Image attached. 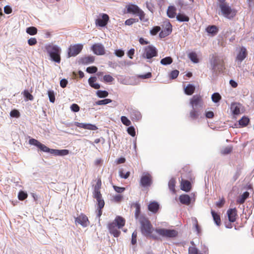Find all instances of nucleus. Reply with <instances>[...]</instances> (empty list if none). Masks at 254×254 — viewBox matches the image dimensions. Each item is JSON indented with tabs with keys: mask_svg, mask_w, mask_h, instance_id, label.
Returning <instances> with one entry per match:
<instances>
[{
	"mask_svg": "<svg viewBox=\"0 0 254 254\" xmlns=\"http://www.w3.org/2000/svg\"><path fill=\"white\" fill-rule=\"evenodd\" d=\"M109 17L107 14H103L101 18H98L96 20L95 23L100 27L105 26L109 21Z\"/></svg>",
	"mask_w": 254,
	"mask_h": 254,
	"instance_id": "17",
	"label": "nucleus"
},
{
	"mask_svg": "<svg viewBox=\"0 0 254 254\" xmlns=\"http://www.w3.org/2000/svg\"><path fill=\"white\" fill-rule=\"evenodd\" d=\"M249 121L250 120L248 118L243 117L241 119L239 120V122L240 126L242 127H245L248 124Z\"/></svg>",
	"mask_w": 254,
	"mask_h": 254,
	"instance_id": "38",
	"label": "nucleus"
},
{
	"mask_svg": "<svg viewBox=\"0 0 254 254\" xmlns=\"http://www.w3.org/2000/svg\"><path fill=\"white\" fill-rule=\"evenodd\" d=\"M126 224V220L120 216H117L115 220L108 224V228L110 233L115 237L120 235V229L122 228Z\"/></svg>",
	"mask_w": 254,
	"mask_h": 254,
	"instance_id": "3",
	"label": "nucleus"
},
{
	"mask_svg": "<svg viewBox=\"0 0 254 254\" xmlns=\"http://www.w3.org/2000/svg\"><path fill=\"white\" fill-rule=\"evenodd\" d=\"M210 69L213 74H217L224 68V61L222 56L212 54L210 57Z\"/></svg>",
	"mask_w": 254,
	"mask_h": 254,
	"instance_id": "4",
	"label": "nucleus"
},
{
	"mask_svg": "<svg viewBox=\"0 0 254 254\" xmlns=\"http://www.w3.org/2000/svg\"><path fill=\"white\" fill-rule=\"evenodd\" d=\"M96 95L99 98H105L108 96L109 93L107 91L105 90H98L96 92Z\"/></svg>",
	"mask_w": 254,
	"mask_h": 254,
	"instance_id": "40",
	"label": "nucleus"
},
{
	"mask_svg": "<svg viewBox=\"0 0 254 254\" xmlns=\"http://www.w3.org/2000/svg\"><path fill=\"white\" fill-rule=\"evenodd\" d=\"M123 198V196L121 194H117L113 197V199L115 202H119Z\"/></svg>",
	"mask_w": 254,
	"mask_h": 254,
	"instance_id": "58",
	"label": "nucleus"
},
{
	"mask_svg": "<svg viewBox=\"0 0 254 254\" xmlns=\"http://www.w3.org/2000/svg\"><path fill=\"white\" fill-rule=\"evenodd\" d=\"M82 49L83 45L81 44L70 45L68 48V57L76 56L81 51Z\"/></svg>",
	"mask_w": 254,
	"mask_h": 254,
	"instance_id": "10",
	"label": "nucleus"
},
{
	"mask_svg": "<svg viewBox=\"0 0 254 254\" xmlns=\"http://www.w3.org/2000/svg\"><path fill=\"white\" fill-rule=\"evenodd\" d=\"M102 182L100 178L97 179V182L94 186V191L93 192V196L96 199H102V194L100 192L101 188Z\"/></svg>",
	"mask_w": 254,
	"mask_h": 254,
	"instance_id": "12",
	"label": "nucleus"
},
{
	"mask_svg": "<svg viewBox=\"0 0 254 254\" xmlns=\"http://www.w3.org/2000/svg\"><path fill=\"white\" fill-rule=\"evenodd\" d=\"M194 90H195V87L193 85L189 84L185 88V92L186 94L190 95L193 93Z\"/></svg>",
	"mask_w": 254,
	"mask_h": 254,
	"instance_id": "32",
	"label": "nucleus"
},
{
	"mask_svg": "<svg viewBox=\"0 0 254 254\" xmlns=\"http://www.w3.org/2000/svg\"><path fill=\"white\" fill-rule=\"evenodd\" d=\"M128 134H130L132 136H134L135 135V130L133 127L130 126L128 127Z\"/></svg>",
	"mask_w": 254,
	"mask_h": 254,
	"instance_id": "50",
	"label": "nucleus"
},
{
	"mask_svg": "<svg viewBox=\"0 0 254 254\" xmlns=\"http://www.w3.org/2000/svg\"><path fill=\"white\" fill-rule=\"evenodd\" d=\"M189 254H197L198 250L195 247H190L189 249Z\"/></svg>",
	"mask_w": 254,
	"mask_h": 254,
	"instance_id": "53",
	"label": "nucleus"
},
{
	"mask_svg": "<svg viewBox=\"0 0 254 254\" xmlns=\"http://www.w3.org/2000/svg\"><path fill=\"white\" fill-rule=\"evenodd\" d=\"M52 151H53V154L56 156H64L68 154L69 153V150L67 149H53V150Z\"/></svg>",
	"mask_w": 254,
	"mask_h": 254,
	"instance_id": "28",
	"label": "nucleus"
},
{
	"mask_svg": "<svg viewBox=\"0 0 254 254\" xmlns=\"http://www.w3.org/2000/svg\"><path fill=\"white\" fill-rule=\"evenodd\" d=\"M203 101L199 95H194L190 99V105L191 110L190 112V117L192 120L202 118L201 113L203 108Z\"/></svg>",
	"mask_w": 254,
	"mask_h": 254,
	"instance_id": "2",
	"label": "nucleus"
},
{
	"mask_svg": "<svg viewBox=\"0 0 254 254\" xmlns=\"http://www.w3.org/2000/svg\"><path fill=\"white\" fill-rule=\"evenodd\" d=\"M189 58L193 63L196 64L199 62L197 54L195 52L190 53L189 54Z\"/></svg>",
	"mask_w": 254,
	"mask_h": 254,
	"instance_id": "35",
	"label": "nucleus"
},
{
	"mask_svg": "<svg viewBox=\"0 0 254 254\" xmlns=\"http://www.w3.org/2000/svg\"><path fill=\"white\" fill-rule=\"evenodd\" d=\"M155 231L159 236L167 238H175L178 235V232L175 230L156 228Z\"/></svg>",
	"mask_w": 254,
	"mask_h": 254,
	"instance_id": "8",
	"label": "nucleus"
},
{
	"mask_svg": "<svg viewBox=\"0 0 254 254\" xmlns=\"http://www.w3.org/2000/svg\"><path fill=\"white\" fill-rule=\"evenodd\" d=\"M142 57L147 59H151L153 57H156L157 54V51L155 47L151 45L145 47L144 49Z\"/></svg>",
	"mask_w": 254,
	"mask_h": 254,
	"instance_id": "9",
	"label": "nucleus"
},
{
	"mask_svg": "<svg viewBox=\"0 0 254 254\" xmlns=\"http://www.w3.org/2000/svg\"><path fill=\"white\" fill-rule=\"evenodd\" d=\"M176 19L180 22H188L189 21V17L185 14L182 13L177 14Z\"/></svg>",
	"mask_w": 254,
	"mask_h": 254,
	"instance_id": "31",
	"label": "nucleus"
},
{
	"mask_svg": "<svg viewBox=\"0 0 254 254\" xmlns=\"http://www.w3.org/2000/svg\"><path fill=\"white\" fill-rule=\"evenodd\" d=\"M82 62L84 64H89L94 61V57L93 56H88L82 59Z\"/></svg>",
	"mask_w": 254,
	"mask_h": 254,
	"instance_id": "34",
	"label": "nucleus"
},
{
	"mask_svg": "<svg viewBox=\"0 0 254 254\" xmlns=\"http://www.w3.org/2000/svg\"><path fill=\"white\" fill-rule=\"evenodd\" d=\"M130 114L132 120L138 121L141 118V114L138 111L131 110Z\"/></svg>",
	"mask_w": 254,
	"mask_h": 254,
	"instance_id": "26",
	"label": "nucleus"
},
{
	"mask_svg": "<svg viewBox=\"0 0 254 254\" xmlns=\"http://www.w3.org/2000/svg\"><path fill=\"white\" fill-rule=\"evenodd\" d=\"M97 71V68L96 66H92L88 67L86 68V71L89 73H94Z\"/></svg>",
	"mask_w": 254,
	"mask_h": 254,
	"instance_id": "48",
	"label": "nucleus"
},
{
	"mask_svg": "<svg viewBox=\"0 0 254 254\" xmlns=\"http://www.w3.org/2000/svg\"><path fill=\"white\" fill-rule=\"evenodd\" d=\"M28 197V194L26 192L23 191H20L18 193V198L20 200H24Z\"/></svg>",
	"mask_w": 254,
	"mask_h": 254,
	"instance_id": "42",
	"label": "nucleus"
},
{
	"mask_svg": "<svg viewBox=\"0 0 254 254\" xmlns=\"http://www.w3.org/2000/svg\"><path fill=\"white\" fill-rule=\"evenodd\" d=\"M96 77H91L88 79V82L90 86L96 89H98L100 88V85L97 83H95L96 81Z\"/></svg>",
	"mask_w": 254,
	"mask_h": 254,
	"instance_id": "27",
	"label": "nucleus"
},
{
	"mask_svg": "<svg viewBox=\"0 0 254 254\" xmlns=\"http://www.w3.org/2000/svg\"><path fill=\"white\" fill-rule=\"evenodd\" d=\"M172 31V25L169 22H167L165 24V28L160 32L159 36L160 38H164L170 35Z\"/></svg>",
	"mask_w": 254,
	"mask_h": 254,
	"instance_id": "16",
	"label": "nucleus"
},
{
	"mask_svg": "<svg viewBox=\"0 0 254 254\" xmlns=\"http://www.w3.org/2000/svg\"><path fill=\"white\" fill-rule=\"evenodd\" d=\"M70 109L72 111L77 112L79 111L80 108L77 104H73L71 105Z\"/></svg>",
	"mask_w": 254,
	"mask_h": 254,
	"instance_id": "54",
	"label": "nucleus"
},
{
	"mask_svg": "<svg viewBox=\"0 0 254 254\" xmlns=\"http://www.w3.org/2000/svg\"><path fill=\"white\" fill-rule=\"evenodd\" d=\"M181 187L182 190L189 191L191 189V184L189 181L182 180Z\"/></svg>",
	"mask_w": 254,
	"mask_h": 254,
	"instance_id": "22",
	"label": "nucleus"
},
{
	"mask_svg": "<svg viewBox=\"0 0 254 254\" xmlns=\"http://www.w3.org/2000/svg\"><path fill=\"white\" fill-rule=\"evenodd\" d=\"M232 147L230 146H227L221 151V152L223 154H227L230 153L232 151Z\"/></svg>",
	"mask_w": 254,
	"mask_h": 254,
	"instance_id": "52",
	"label": "nucleus"
},
{
	"mask_svg": "<svg viewBox=\"0 0 254 254\" xmlns=\"http://www.w3.org/2000/svg\"><path fill=\"white\" fill-rule=\"evenodd\" d=\"M4 12L6 14H10L12 12V8L8 5H6L4 7Z\"/></svg>",
	"mask_w": 254,
	"mask_h": 254,
	"instance_id": "62",
	"label": "nucleus"
},
{
	"mask_svg": "<svg viewBox=\"0 0 254 254\" xmlns=\"http://www.w3.org/2000/svg\"><path fill=\"white\" fill-rule=\"evenodd\" d=\"M221 97L218 93H214L211 96V99L213 102L217 103L221 99Z\"/></svg>",
	"mask_w": 254,
	"mask_h": 254,
	"instance_id": "41",
	"label": "nucleus"
},
{
	"mask_svg": "<svg viewBox=\"0 0 254 254\" xmlns=\"http://www.w3.org/2000/svg\"><path fill=\"white\" fill-rule=\"evenodd\" d=\"M115 54L119 57H122L124 55V52L121 50H117L115 51Z\"/></svg>",
	"mask_w": 254,
	"mask_h": 254,
	"instance_id": "63",
	"label": "nucleus"
},
{
	"mask_svg": "<svg viewBox=\"0 0 254 254\" xmlns=\"http://www.w3.org/2000/svg\"><path fill=\"white\" fill-rule=\"evenodd\" d=\"M205 116L207 118L211 119L214 116V113L212 111H207L205 113Z\"/></svg>",
	"mask_w": 254,
	"mask_h": 254,
	"instance_id": "64",
	"label": "nucleus"
},
{
	"mask_svg": "<svg viewBox=\"0 0 254 254\" xmlns=\"http://www.w3.org/2000/svg\"><path fill=\"white\" fill-rule=\"evenodd\" d=\"M48 95L50 101L52 103H54L55 101V96L53 90H49L48 91Z\"/></svg>",
	"mask_w": 254,
	"mask_h": 254,
	"instance_id": "44",
	"label": "nucleus"
},
{
	"mask_svg": "<svg viewBox=\"0 0 254 254\" xmlns=\"http://www.w3.org/2000/svg\"><path fill=\"white\" fill-rule=\"evenodd\" d=\"M23 95L24 97L28 100L32 101L34 99L33 95L31 94L27 90H24L23 91Z\"/></svg>",
	"mask_w": 254,
	"mask_h": 254,
	"instance_id": "45",
	"label": "nucleus"
},
{
	"mask_svg": "<svg viewBox=\"0 0 254 254\" xmlns=\"http://www.w3.org/2000/svg\"><path fill=\"white\" fill-rule=\"evenodd\" d=\"M159 208V204L156 202L153 201L150 203L148 205V209L150 211L153 213H156L158 211Z\"/></svg>",
	"mask_w": 254,
	"mask_h": 254,
	"instance_id": "21",
	"label": "nucleus"
},
{
	"mask_svg": "<svg viewBox=\"0 0 254 254\" xmlns=\"http://www.w3.org/2000/svg\"><path fill=\"white\" fill-rule=\"evenodd\" d=\"M86 129L94 130L97 129V127L96 126L90 124H86Z\"/></svg>",
	"mask_w": 254,
	"mask_h": 254,
	"instance_id": "59",
	"label": "nucleus"
},
{
	"mask_svg": "<svg viewBox=\"0 0 254 254\" xmlns=\"http://www.w3.org/2000/svg\"><path fill=\"white\" fill-rule=\"evenodd\" d=\"M240 104L234 103L231 105V111L234 115H239L240 113Z\"/></svg>",
	"mask_w": 254,
	"mask_h": 254,
	"instance_id": "25",
	"label": "nucleus"
},
{
	"mask_svg": "<svg viewBox=\"0 0 254 254\" xmlns=\"http://www.w3.org/2000/svg\"><path fill=\"white\" fill-rule=\"evenodd\" d=\"M111 102H112V100L110 99H105L96 102L95 104L96 105H103L108 104Z\"/></svg>",
	"mask_w": 254,
	"mask_h": 254,
	"instance_id": "39",
	"label": "nucleus"
},
{
	"mask_svg": "<svg viewBox=\"0 0 254 254\" xmlns=\"http://www.w3.org/2000/svg\"><path fill=\"white\" fill-rule=\"evenodd\" d=\"M169 188L171 191H175V180L174 179H171L168 183Z\"/></svg>",
	"mask_w": 254,
	"mask_h": 254,
	"instance_id": "43",
	"label": "nucleus"
},
{
	"mask_svg": "<svg viewBox=\"0 0 254 254\" xmlns=\"http://www.w3.org/2000/svg\"><path fill=\"white\" fill-rule=\"evenodd\" d=\"M179 199L180 202L183 204L188 205L190 203V198L188 194H183L180 195Z\"/></svg>",
	"mask_w": 254,
	"mask_h": 254,
	"instance_id": "23",
	"label": "nucleus"
},
{
	"mask_svg": "<svg viewBox=\"0 0 254 254\" xmlns=\"http://www.w3.org/2000/svg\"><path fill=\"white\" fill-rule=\"evenodd\" d=\"M173 62V60L171 57H167L165 58L162 59L160 63L163 65H168L171 64Z\"/></svg>",
	"mask_w": 254,
	"mask_h": 254,
	"instance_id": "36",
	"label": "nucleus"
},
{
	"mask_svg": "<svg viewBox=\"0 0 254 254\" xmlns=\"http://www.w3.org/2000/svg\"><path fill=\"white\" fill-rule=\"evenodd\" d=\"M167 14L169 18H174L176 14V8L174 6H169L167 11Z\"/></svg>",
	"mask_w": 254,
	"mask_h": 254,
	"instance_id": "24",
	"label": "nucleus"
},
{
	"mask_svg": "<svg viewBox=\"0 0 254 254\" xmlns=\"http://www.w3.org/2000/svg\"><path fill=\"white\" fill-rule=\"evenodd\" d=\"M75 222L80 224L83 227H86L90 224V221L87 216L83 213H81L75 218Z\"/></svg>",
	"mask_w": 254,
	"mask_h": 254,
	"instance_id": "13",
	"label": "nucleus"
},
{
	"mask_svg": "<svg viewBox=\"0 0 254 254\" xmlns=\"http://www.w3.org/2000/svg\"><path fill=\"white\" fill-rule=\"evenodd\" d=\"M29 143L31 145H34L38 147L41 151L45 152H49L51 154H53V151L54 149H50L44 144L41 143L37 140L34 138L30 139L29 140Z\"/></svg>",
	"mask_w": 254,
	"mask_h": 254,
	"instance_id": "11",
	"label": "nucleus"
},
{
	"mask_svg": "<svg viewBox=\"0 0 254 254\" xmlns=\"http://www.w3.org/2000/svg\"><path fill=\"white\" fill-rule=\"evenodd\" d=\"M104 80L106 82H111L114 80V78L110 75H105L103 77Z\"/></svg>",
	"mask_w": 254,
	"mask_h": 254,
	"instance_id": "51",
	"label": "nucleus"
},
{
	"mask_svg": "<svg viewBox=\"0 0 254 254\" xmlns=\"http://www.w3.org/2000/svg\"><path fill=\"white\" fill-rule=\"evenodd\" d=\"M206 31L212 35H216L218 32V29L215 25L209 26L206 28Z\"/></svg>",
	"mask_w": 254,
	"mask_h": 254,
	"instance_id": "29",
	"label": "nucleus"
},
{
	"mask_svg": "<svg viewBox=\"0 0 254 254\" xmlns=\"http://www.w3.org/2000/svg\"><path fill=\"white\" fill-rule=\"evenodd\" d=\"M114 188L115 191L118 193H122V192L125 190V188L119 187L116 186H114Z\"/></svg>",
	"mask_w": 254,
	"mask_h": 254,
	"instance_id": "60",
	"label": "nucleus"
},
{
	"mask_svg": "<svg viewBox=\"0 0 254 254\" xmlns=\"http://www.w3.org/2000/svg\"><path fill=\"white\" fill-rule=\"evenodd\" d=\"M131 207L135 208V217L140 225V230L143 235L150 237L155 240L158 239V237L152 234L153 231V227L147 218L140 214V206L138 203H133Z\"/></svg>",
	"mask_w": 254,
	"mask_h": 254,
	"instance_id": "1",
	"label": "nucleus"
},
{
	"mask_svg": "<svg viewBox=\"0 0 254 254\" xmlns=\"http://www.w3.org/2000/svg\"><path fill=\"white\" fill-rule=\"evenodd\" d=\"M37 41L36 38H31L28 40V44L30 46H33L37 44Z\"/></svg>",
	"mask_w": 254,
	"mask_h": 254,
	"instance_id": "56",
	"label": "nucleus"
},
{
	"mask_svg": "<svg viewBox=\"0 0 254 254\" xmlns=\"http://www.w3.org/2000/svg\"><path fill=\"white\" fill-rule=\"evenodd\" d=\"M151 76H152L151 73L150 72H148L144 74L139 75L138 77L141 78H142V79H147V78H150L151 77Z\"/></svg>",
	"mask_w": 254,
	"mask_h": 254,
	"instance_id": "55",
	"label": "nucleus"
},
{
	"mask_svg": "<svg viewBox=\"0 0 254 254\" xmlns=\"http://www.w3.org/2000/svg\"><path fill=\"white\" fill-rule=\"evenodd\" d=\"M67 80L65 79H63L60 81V86L62 88H64L66 86L67 84Z\"/></svg>",
	"mask_w": 254,
	"mask_h": 254,
	"instance_id": "61",
	"label": "nucleus"
},
{
	"mask_svg": "<svg viewBox=\"0 0 254 254\" xmlns=\"http://www.w3.org/2000/svg\"><path fill=\"white\" fill-rule=\"evenodd\" d=\"M219 7L222 15L228 19H231L236 15L237 11L235 9L232 8L226 2L220 3Z\"/></svg>",
	"mask_w": 254,
	"mask_h": 254,
	"instance_id": "6",
	"label": "nucleus"
},
{
	"mask_svg": "<svg viewBox=\"0 0 254 254\" xmlns=\"http://www.w3.org/2000/svg\"><path fill=\"white\" fill-rule=\"evenodd\" d=\"M227 214L229 221L234 222L236 221L237 210L236 208L230 209L227 211Z\"/></svg>",
	"mask_w": 254,
	"mask_h": 254,
	"instance_id": "18",
	"label": "nucleus"
},
{
	"mask_svg": "<svg viewBox=\"0 0 254 254\" xmlns=\"http://www.w3.org/2000/svg\"><path fill=\"white\" fill-rule=\"evenodd\" d=\"M161 28L159 26H155L150 31V33L152 35H156L160 31Z\"/></svg>",
	"mask_w": 254,
	"mask_h": 254,
	"instance_id": "46",
	"label": "nucleus"
},
{
	"mask_svg": "<svg viewBox=\"0 0 254 254\" xmlns=\"http://www.w3.org/2000/svg\"><path fill=\"white\" fill-rule=\"evenodd\" d=\"M91 49L94 53L97 55H103L105 53L104 46L100 43L94 44L92 46Z\"/></svg>",
	"mask_w": 254,
	"mask_h": 254,
	"instance_id": "15",
	"label": "nucleus"
},
{
	"mask_svg": "<svg viewBox=\"0 0 254 254\" xmlns=\"http://www.w3.org/2000/svg\"><path fill=\"white\" fill-rule=\"evenodd\" d=\"M179 73V71L178 70H174L171 71L170 77L171 79H175L177 77Z\"/></svg>",
	"mask_w": 254,
	"mask_h": 254,
	"instance_id": "49",
	"label": "nucleus"
},
{
	"mask_svg": "<svg viewBox=\"0 0 254 254\" xmlns=\"http://www.w3.org/2000/svg\"><path fill=\"white\" fill-rule=\"evenodd\" d=\"M10 115L12 117L18 118L20 117V113L18 110L14 109L10 112Z\"/></svg>",
	"mask_w": 254,
	"mask_h": 254,
	"instance_id": "47",
	"label": "nucleus"
},
{
	"mask_svg": "<svg viewBox=\"0 0 254 254\" xmlns=\"http://www.w3.org/2000/svg\"><path fill=\"white\" fill-rule=\"evenodd\" d=\"M247 56V50L244 47L241 48L240 51L237 56V60L240 62H242Z\"/></svg>",
	"mask_w": 254,
	"mask_h": 254,
	"instance_id": "19",
	"label": "nucleus"
},
{
	"mask_svg": "<svg viewBox=\"0 0 254 254\" xmlns=\"http://www.w3.org/2000/svg\"><path fill=\"white\" fill-rule=\"evenodd\" d=\"M137 232L134 231L132 234L131 244L134 245L136 243Z\"/></svg>",
	"mask_w": 254,
	"mask_h": 254,
	"instance_id": "57",
	"label": "nucleus"
},
{
	"mask_svg": "<svg viewBox=\"0 0 254 254\" xmlns=\"http://www.w3.org/2000/svg\"><path fill=\"white\" fill-rule=\"evenodd\" d=\"M45 49L53 61L57 63L61 62V49L59 47L53 44H48L46 45Z\"/></svg>",
	"mask_w": 254,
	"mask_h": 254,
	"instance_id": "5",
	"label": "nucleus"
},
{
	"mask_svg": "<svg viewBox=\"0 0 254 254\" xmlns=\"http://www.w3.org/2000/svg\"><path fill=\"white\" fill-rule=\"evenodd\" d=\"M140 184L144 187L150 186L151 184V177L148 173H143L140 179Z\"/></svg>",
	"mask_w": 254,
	"mask_h": 254,
	"instance_id": "14",
	"label": "nucleus"
},
{
	"mask_svg": "<svg viewBox=\"0 0 254 254\" xmlns=\"http://www.w3.org/2000/svg\"><path fill=\"white\" fill-rule=\"evenodd\" d=\"M26 32L30 35H35L37 33V29L35 27L31 26L27 28Z\"/></svg>",
	"mask_w": 254,
	"mask_h": 254,
	"instance_id": "37",
	"label": "nucleus"
},
{
	"mask_svg": "<svg viewBox=\"0 0 254 254\" xmlns=\"http://www.w3.org/2000/svg\"><path fill=\"white\" fill-rule=\"evenodd\" d=\"M211 214L215 224L217 226H219L221 224V220L219 215L212 210L211 211Z\"/></svg>",
	"mask_w": 254,
	"mask_h": 254,
	"instance_id": "33",
	"label": "nucleus"
},
{
	"mask_svg": "<svg viewBox=\"0 0 254 254\" xmlns=\"http://www.w3.org/2000/svg\"><path fill=\"white\" fill-rule=\"evenodd\" d=\"M249 193L248 191H245L243 194L240 195L237 200V202L239 203H243L246 199L248 197Z\"/></svg>",
	"mask_w": 254,
	"mask_h": 254,
	"instance_id": "30",
	"label": "nucleus"
},
{
	"mask_svg": "<svg viewBox=\"0 0 254 254\" xmlns=\"http://www.w3.org/2000/svg\"><path fill=\"white\" fill-rule=\"evenodd\" d=\"M97 201V206H98V212H97V216L100 217L102 214V208L104 207L105 202L104 199H96Z\"/></svg>",
	"mask_w": 254,
	"mask_h": 254,
	"instance_id": "20",
	"label": "nucleus"
},
{
	"mask_svg": "<svg viewBox=\"0 0 254 254\" xmlns=\"http://www.w3.org/2000/svg\"><path fill=\"white\" fill-rule=\"evenodd\" d=\"M128 13H131L139 16V19L143 22H147L148 19L145 18V14L138 6L129 3H128Z\"/></svg>",
	"mask_w": 254,
	"mask_h": 254,
	"instance_id": "7",
	"label": "nucleus"
}]
</instances>
